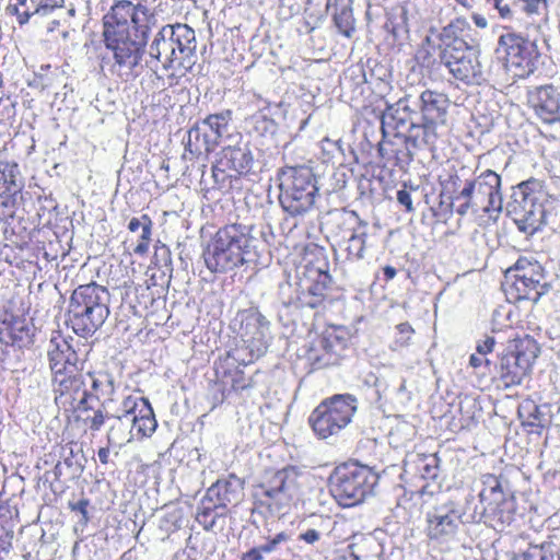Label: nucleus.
<instances>
[{
	"mask_svg": "<svg viewBox=\"0 0 560 560\" xmlns=\"http://www.w3.org/2000/svg\"><path fill=\"white\" fill-rule=\"evenodd\" d=\"M102 23L103 42L113 52L116 65L128 69L137 67L155 24L154 15L140 3L119 0L104 14Z\"/></svg>",
	"mask_w": 560,
	"mask_h": 560,
	"instance_id": "1",
	"label": "nucleus"
},
{
	"mask_svg": "<svg viewBox=\"0 0 560 560\" xmlns=\"http://www.w3.org/2000/svg\"><path fill=\"white\" fill-rule=\"evenodd\" d=\"M304 479L301 469L293 465L268 471L253 486V511L265 516L287 514L302 495Z\"/></svg>",
	"mask_w": 560,
	"mask_h": 560,
	"instance_id": "2",
	"label": "nucleus"
},
{
	"mask_svg": "<svg viewBox=\"0 0 560 560\" xmlns=\"http://www.w3.org/2000/svg\"><path fill=\"white\" fill-rule=\"evenodd\" d=\"M501 178L487 170L479 175L476 170L462 166L457 171V213L485 212L497 219L502 210V196L500 192Z\"/></svg>",
	"mask_w": 560,
	"mask_h": 560,
	"instance_id": "3",
	"label": "nucleus"
},
{
	"mask_svg": "<svg viewBox=\"0 0 560 560\" xmlns=\"http://www.w3.org/2000/svg\"><path fill=\"white\" fill-rule=\"evenodd\" d=\"M254 237L242 223H226L210 235L203 248L205 265L212 273H225L246 262Z\"/></svg>",
	"mask_w": 560,
	"mask_h": 560,
	"instance_id": "4",
	"label": "nucleus"
},
{
	"mask_svg": "<svg viewBox=\"0 0 560 560\" xmlns=\"http://www.w3.org/2000/svg\"><path fill=\"white\" fill-rule=\"evenodd\" d=\"M108 315V291L104 287L91 282L74 289L69 301L68 325L75 335L91 337Z\"/></svg>",
	"mask_w": 560,
	"mask_h": 560,
	"instance_id": "5",
	"label": "nucleus"
},
{
	"mask_svg": "<svg viewBox=\"0 0 560 560\" xmlns=\"http://www.w3.org/2000/svg\"><path fill=\"white\" fill-rule=\"evenodd\" d=\"M378 476L358 462L338 465L329 477V490L336 502L343 508L362 503L373 493Z\"/></svg>",
	"mask_w": 560,
	"mask_h": 560,
	"instance_id": "6",
	"label": "nucleus"
},
{
	"mask_svg": "<svg viewBox=\"0 0 560 560\" xmlns=\"http://www.w3.org/2000/svg\"><path fill=\"white\" fill-rule=\"evenodd\" d=\"M278 179L279 202L285 212L298 217L313 208L318 188L311 167L284 166L279 171Z\"/></svg>",
	"mask_w": 560,
	"mask_h": 560,
	"instance_id": "7",
	"label": "nucleus"
},
{
	"mask_svg": "<svg viewBox=\"0 0 560 560\" xmlns=\"http://www.w3.org/2000/svg\"><path fill=\"white\" fill-rule=\"evenodd\" d=\"M502 288L510 303L529 301L533 304L549 290L544 267L535 259L520 257L506 269Z\"/></svg>",
	"mask_w": 560,
	"mask_h": 560,
	"instance_id": "8",
	"label": "nucleus"
},
{
	"mask_svg": "<svg viewBox=\"0 0 560 560\" xmlns=\"http://www.w3.org/2000/svg\"><path fill=\"white\" fill-rule=\"evenodd\" d=\"M358 400L351 394H336L322 400L308 416V425L317 440L338 436L352 421Z\"/></svg>",
	"mask_w": 560,
	"mask_h": 560,
	"instance_id": "9",
	"label": "nucleus"
},
{
	"mask_svg": "<svg viewBox=\"0 0 560 560\" xmlns=\"http://www.w3.org/2000/svg\"><path fill=\"white\" fill-rule=\"evenodd\" d=\"M247 363L236 355V351H228L219 357L213 364L215 392L212 396L211 410L222 406L232 394H240L254 387V380L243 370Z\"/></svg>",
	"mask_w": 560,
	"mask_h": 560,
	"instance_id": "10",
	"label": "nucleus"
},
{
	"mask_svg": "<svg viewBox=\"0 0 560 560\" xmlns=\"http://www.w3.org/2000/svg\"><path fill=\"white\" fill-rule=\"evenodd\" d=\"M497 54L513 78H527L534 73L540 58L537 43L514 32L499 37Z\"/></svg>",
	"mask_w": 560,
	"mask_h": 560,
	"instance_id": "11",
	"label": "nucleus"
},
{
	"mask_svg": "<svg viewBox=\"0 0 560 560\" xmlns=\"http://www.w3.org/2000/svg\"><path fill=\"white\" fill-rule=\"evenodd\" d=\"M349 331L345 326L328 325L308 345L305 360L312 371L339 365L348 349Z\"/></svg>",
	"mask_w": 560,
	"mask_h": 560,
	"instance_id": "12",
	"label": "nucleus"
},
{
	"mask_svg": "<svg viewBox=\"0 0 560 560\" xmlns=\"http://www.w3.org/2000/svg\"><path fill=\"white\" fill-rule=\"evenodd\" d=\"M539 351L537 342L526 337L517 340L502 353L498 373L505 388L518 386L529 376Z\"/></svg>",
	"mask_w": 560,
	"mask_h": 560,
	"instance_id": "13",
	"label": "nucleus"
},
{
	"mask_svg": "<svg viewBox=\"0 0 560 560\" xmlns=\"http://www.w3.org/2000/svg\"><path fill=\"white\" fill-rule=\"evenodd\" d=\"M253 162V154L246 147H224L218 153L212 166L213 177L217 182L229 180V186L232 188L234 180L237 182L250 173Z\"/></svg>",
	"mask_w": 560,
	"mask_h": 560,
	"instance_id": "14",
	"label": "nucleus"
},
{
	"mask_svg": "<svg viewBox=\"0 0 560 560\" xmlns=\"http://www.w3.org/2000/svg\"><path fill=\"white\" fill-rule=\"evenodd\" d=\"M15 161L0 160V217L12 215L24 184Z\"/></svg>",
	"mask_w": 560,
	"mask_h": 560,
	"instance_id": "15",
	"label": "nucleus"
},
{
	"mask_svg": "<svg viewBox=\"0 0 560 560\" xmlns=\"http://www.w3.org/2000/svg\"><path fill=\"white\" fill-rule=\"evenodd\" d=\"M121 407L124 417H132V429L138 439L150 438L155 432L158 421L148 398L129 395L124 398Z\"/></svg>",
	"mask_w": 560,
	"mask_h": 560,
	"instance_id": "16",
	"label": "nucleus"
},
{
	"mask_svg": "<svg viewBox=\"0 0 560 560\" xmlns=\"http://www.w3.org/2000/svg\"><path fill=\"white\" fill-rule=\"evenodd\" d=\"M465 84H480L483 81L482 67L479 61L477 45H469L457 39V81Z\"/></svg>",
	"mask_w": 560,
	"mask_h": 560,
	"instance_id": "17",
	"label": "nucleus"
},
{
	"mask_svg": "<svg viewBox=\"0 0 560 560\" xmlns=\"http://www.w3.org/2000/svg\"><path fill=\"white\" fill-rule=\"evenodd\" d=\"M172 40L168 34V25L163 26L150 46V55L158 59L164 69L173 70L171 77H183L188 69L182 65L180 57L175 51Z\"/></svg>",
	"mask_w": 560,
	"mask_h": 560,
	"instance_id": "18",
	"label": "nucleus"
},
{
	"mask_svg": "<svg viewBox=\"0 0 560 560\" xmlns=\"http://www.w3.org/2000/svg\"><path fill=\"white\" fill-rule=\"evenodd\" d=\"M51 381L55 400L63 406L72 405L78 394L85 390L83 375L78 366H74V370L67 369L51 373Z\"/></svg>",
	"mask_w": 560,
	"mask_h": 560,
	"instance_id": "19",
	"label": "nucleus"
},
{
	"mask_svg": "<svg viewBox=\"0 0 560 560\" xmlns=\"http://www.w3.org/2000/svg\"><path fill=\"white\" fill-rule=\"evenodd\" d=\"M242 497L243 481L234 474L229 475L225 479L217 480L206 492V501L221 509L237 505Z\"/></svg>",
	"mask_w": 560,
	"mask_h": 560,
	"instance_id": "20",
	"label": "nucleus"
},
{
	"mask_svg": "<svg viewBox=\"0 0 560 560\" xmlns=\"http://www.w3.org/2000/svg\"><path fill=\"white\" fill-rule=\"evenodd\" d=\"M47 357L51 373L67 369L74 370L79 362L75 350L60 331L52 332L47 349Z\"/></svg>",
	"mask_w": 560,
	"mask_h": 560,
	"instance_id": "21",
	"label": "nucleus"
},
{
	"mask_svg": "<svg viewBox=\"0 0 560 560\" xmlns=\"http://www.w3.org/2000/svg\"><path fill=\"white\" fill-rule=\"evenodd\" d=\"M27 0H10L5 10L9 15L16 18L20 26L27 24L32 16H47L56 9L65 5V0H31L33 9L26 7Z\"/></svg>",
	"mask_w": 560,
	"mask_h": 560,
	"instance_id": "22",
	"label": "nucleus"
},
{
	"mask_svg": "<svg viewBox=\"0 0 560 560\" xmlns=\"http://www.w3.org/2000/svg\"><path fill=\"white\" fill-rule=\"evenodd\" d=\"M324 226L330 237L340 240L358 228L366 229L368 223L362 221L355 211L336 209L327 213Z\"/></svg>",
	"mask_w": 560,
	"mask_h": 560,
	"instance_id": "23",
	"label": "nucleus"
},
{
	"mask_svg": "<svg viewBox=\"0 0 560 560\" xmlns=\"http://www.w3.org/2000/svg\"><path fill=\"white\" fill-rule=\"evenodd\" d=\"M170 38L173 39L174 49L180 57V62L188 71L192 68L196 54L195 31L187 24L168 25Z\"/></svg>",
	"mask_w": 560,
	"mask_h": 560,
	"instance_id": "24",
	"label": "nucleus"
},
{
	"mask_svg": "<svg viewBox=\"0 0 560 560\" xmlns=\"http://www.w3.org/2000/svg\"><path fill=\"white\" fill-rule=\"evenodd\" d=\"M544 197L542 185L537 179H528L522 182L513 188L510 201L506 203V213L512 214L513 209H528L536 205H541L540 200Z\"/></svg>",
	"mask_w": 560,
	"mask_h": 560,
	"instance_id": "25",
	"label": "nucleus"
},
{
	"mask_svg": "<svg viewBox=\"0 0 560 560\" xmlns=\"http://www.w3.org/2000/svg\"><path fill=\"white\" fill-rule=\"evenodd\" d=\"M93 402L92 394L83 390V396L75 408V420L82 423L85 431L97 432L108 419V413L103 405L95 407Z\"/></svg>",
	"mask_w": 560,
	"mask_h": 560,
	"instance_id": "26",
	"label": "nucleus"
},
{
	"mask_svg": "<svg viewBox=\"0 0 560 560\" xmlns=\"http://www.w3.org/2000/svg\"><path fill=\"white\" fill-rule=\"evenodd\" d=\"M422 120L438 127L446 121L448 100L442 94L425 90L420 95Z\"/></svg>",
	"mask_w": 560,
	"mask_h": 560,
	"instance_id": "27",
	"label": "nucleus"
},
{
	"mask_svg": "<svg viewBox=\"0 0 560 560\" xmlns=\"http://www.w3.org/2000/svg\"><path fill=\"white\" fill-rule=\"evenodd\" d=\"M330 282L331 277L327 271L317 270L316 277L299 295L301 306L310 308L323 306L328 299Z\"/></svg>",
	"mask_w": 560,
	"mask_h": 560,
	"instance_id": "28",
	"label": "nucleus"
},
{
	"mask_svg": "<svg viewBox=\"0 0 560 560\" xmlns=\"http://www.w3.org/2000/svg\"><path fill=\"white\" fill-rule=\"evenodd\" d=\"M378 152L383 160L393 165L407 164L412 159L408 148V138L404 135H395L392 139L381 141Z\"/></svg>",
	"mask_w": 560,
	"mask_h": 560,
	"instance_id": "29",
	"label": "nucleus"
},
{
	"mask_svg": "<svg viewBox=\"0 0 560 560\" xmlns=\"http://www.w3.org/2000/svg\"><path fill=\"white\" fill-rule=\"evenodd\" d=\"M516 209L517 210L513 209L512 214L509 215L521 232L527 235H533L540 229L546 214L542 205H536L533 208L523 210L520 208Z\"/></svg>",
	"mask_w": 560,
	"mask_h": 560,
	"instance_id": "30",
	"label": "nucleus"
},
{
	"mask_svg": "<svg viewBox=\"0 0 560 560\" xmlns=\"http://www.w3.org/2000/svg\"><path fill=\"white\" fill-rule=\"evenodd\" d=\"M560 106V92L553 85H544L537 90L536 114L546 122L551 124L555 113Z\"/></svg>",
	"mask_w": 560,
	"mask_h": 560,
	"instance_id": "31",
	"label": "nucleus"
},
{
	"mask_svg": "<svg viewBox=\"0 0 560 560\" xmlns=\"http://www.w3.org/2000/svg\"><path fill=\"white\" fill-rule=\"evenodd\" d=\"M332 21L338 32L350 38L355 32V21L351 7V0H332Z\"/></svg>",
	"mask_w": 560,
	"mask_h": 560,
	"instance_id": "32",
	"label": "nucleus"
},
{
	"mask_svg": "<svg viewBox=\"0 0 560 560\" xmlns=\"http://www.w3.org/2000/svg\"><path fill=\"white\" fill-rule=\"evenodd\" d=\"M28 336L25 320L12 314H5L0 320V342L13 346Z\"/></svg>",
	"mask_w": 560,
	"mask_h": 560,
	"instance_id": "33",
	"label": "nucleus"
},
{
	"mask_svg": "<svg viewBox=\"0 0 560 560\" xmlns=\"http://www.w3.org/2000/svg\"><path fill=\"white\" fill-rule=\"evenodd\" d=\"M453 510H450L445 513H442L440 510L435 509L433 513H429L427 521V532L428 536L431 539H442L446 535H450L454 530L453 523Z\"/></svg>",
	"mask_w": 560,
	"mask_h": 560,
	"instance_id": "34",
	"label": "nucleus"
},
{
	"mask_svg": "<svg viewBox=\"0 0 560 560\" xmlns=\"http://www.w3.org/2000/svg\"><path fill=\"white\" fill-rule=\"evenodd\" d=\"M240 334L243 342L250 348V359L248 362H252L254 358V349L257 351V354L255 355L257 358L259 357L261 348L265 347V335L258 319L254 316L246 317L245 327H241Z\"/></svg>",
	"mask_w": 560,
	"mask_h": 560,
	"instance_id": "35",
	"label": "nucleus"
},
{
	"mask_svg": "<svg viewBox=\"0 0 560 560\" xmlns=\"http://www.w3.org/2000/svg\"><path fill=\"white\" fill-rule=\"evenodd\" d=\"M139 228H141L142 232L133 252L137 255L144 256L148 254L150 248L153 228V221L149 214L144 213L140 218L135 217L129 221L128 230L130 232H137Z\"/></svg>",
	"mask_w": 560,
	"mask_h": 560,
	"instance_id": "36",
	"label": "nucleus"
},
{
	"mask_svg": "<svg viewBox=\"0 0 560 560\" xmlns=\"http://www.w3.org/2000/svg\"><path fill=\"white\" fill-rule=\"evenodd\" d=\"M486 487L479 492L481 503H486L483 510L494 511L504 502V493L499 479L495 476H488Z\"/></svg>",
	"mask_w": 560,
	"mask_h": 560,
	"instance_id": "37",
	"label": "nucleus"
},
{
	"mask_svg": "<svg viewBox=\"0 0 560 560\" xmlns=\"http://www.w3.org/2000/svg\"><path fill=\"white\" fill-rule=\"evenodd\" d=\"M442 189L440 191V200L435 207V215L444 221L453 215L455 205V183L446 180L441 183Z\"/></svg>",
	"mask_w": 560,
	"mask_h": 560,
	"instance_id": "38",
	"label": "nucleus"
},
{
	"mask_svg": "<svg viewBox=\"0 0 560 560\" xmlns=\"http://www.w3.org/2000/svg\"><path fill=\"white\" fill-rule=\"evenodd\" d=\"M436 127L422 120V124H411L408 138V143L411 142L413 147L419 144H433L436 139Z\"/></svg>",
	"mask_w": 560,
	"mask_h": 560,
	"instance_id": "39",
	"label": "nucleus"
},
{
	"mask_svg": "<svg viewBox=\"0 0 560 560\" xmlns=\"http://www.w3.org/2000/svg\"><path fill=\"white\" fill-rule=\"evenodd\" d=\"M366 229L363 228H358L350 234L346 246L347 259L359 260L364 257L366 249Z\"/></svg>",
	"mask_w": 560,
	"mask_h": 560,
	"instance_id": "40",
	"label": "nucleus"
},
{
	"mask_svg": "<svg viewBox=\"0 0 560 560\" xmlns=\"http://www.w3.org/2000/svg\"><path fill=\"white\" fill-rule=\"evenodd\" d=\"M231 119L232 110L225 109L221 113L208 115L203 119V124L213 131L215 138H221L223 133L228 131Z\"/></svg>",
	"mask_w": 560,
	"mask_h": 560,
	"instance_id": "41",
	"label": "nucleus"
},
{
	"mask_svg": "<svg viewBox=\"0 0 560 560\" xmlns=\"http://www.w3.org/2000/svg\"><path fill=\"white\" fill-rule=\"evenodd\" d=\"M330 3V0H304V14L313 23H317L326 16Z\"/></svg>",
	"mask_w": 560,
	"mask_h": 560,
	"instance_id": "42",
	"label": "nucleus"
},
{
	"mask_svg": "<svg viewBox=\"0 0 560 560\" xmlns=\"http://www.w3.org/2000/svg\"><path fill=\"white\" fill-rule=\"evenodd\" d=\"M218 508L213 503L206 501V497L202 500L201 506L198 509L196 514V521L202 526L205 530H211L215 525L214 511Z\"/></svg>",
	"mask_w": 560,
	"mask_h": 560,
	"instance_id": "43",
	"label": "nucleus"
},
{
	"mask_svg": "<svg viewBox=\"0 0 560 560\" xmlns=\"http://www.w3.org/2000/svg\"><path fill=\"white\" fill-rule=\"evenodd\" d=\"M117 431H121L124 433L122 424L119 423L118 425H112L107 432V444L106 447H101L97 451V456L100 462L103 465H107L109 463V446L120 444L121 440L125 438L118 436Z\"/></svg>",
	"mask_w": 560,
	"mask_h": 560,
	"instance_id": "44",
	"label": "nucleus"
},
{
	"mask_svg": "<svg viewBox=\"0 0 560 560\" xmlns=\"http://www.w3.org/2000/svg\"><path fill=\"white\" fill-rule=\"evenodd\" d=\"M398 337L395 339V346L397 348H404L410 345L411 338L415 334V329L408 322L400 323L396 326Z\"/></svg>",
	"mask_w": 560,
	"mask_h": 560,
	"instance_id": "45",
	"label": "nucleus"
},
{
	"mask_svg": "<svg viewBox=\"0 0 560 560\" xmlns=\"http://www.w3.org/2000/svg\"><path fill=\"white\" fill-rule=\"evenodd\" d=\"M280 12L285 18H291L304 12V0H280Z\"/></svg>",
	"mask_w": 560,
	"mask_h": 560,
	"instance_id": "46",
	"label": "nucleus"
},
{
	"mask_svg": "<svg viewBox=\"0 0 560 560\" xmlns=\"http://www.w3.org/2000/svg\"><path fill=\"white\" fill-rule=\"evenodd\" d=\"M436 465L434 458H429L427 456H422L418 460V470L420 471L423 478H435L436 476Z\"/></svg>",
	"mask_w": 560,
	"mask_h": 560,
	"instance_id": "47",
	"label": "nucleus"
},
{
	"mask_svg": "<svg viewBox=\"0 0 560 560\" xmlns=\"http://www.w3.org/2000/svg\"><path fill=\"white\" fill-rule=\"evenodd\" d=\"M289 540V535L285 532H280L275 535L272 538H268L267 541L258 546L264 553H270L275 551L279 544L285 542Z\"/></svg>",
	"mask_w": 560,
	"mask_h": 560,
	"instance_id": "48",
	"label": "nucleus"
},
{
	"mask_svg": "<svg viewBox=\"0 0 560 560\" xmlns=\"http://www.w3.org/2000/svg\"><path fill=\"white\" fill-rule=\"evenodd\" d=\"M442 42L444 43V46L443 45H440V49H441V59L442 61L445 63V66L447 68H450V72L451 73H455V70L452 68V65H453V59H454V55H453V51L455 50L454 47L451 46L450 43H445L444 42V38H442Z\"/></svg>",
	"mask_w": 560,
	"mask_h": 560,
	"instance_id": "49",
	"label": "nucleus"
},
{
	"mask_svg": "<svg viewBox=\"0 0 560 560\" xmlns=\"http://www.w3.org/2000/svg\"><path fill=\"white\" fill-rule=\"evenodd\" d=\"M89 504H90V502L88 499H81L78 502L69 503V508L71 511L78 512L81 514L82 524H84V525L88 524V522H89V511H88Z\"/></svg>",
	"mask_w": 560,
	"mask_h": 560,
	"instance_id": "50",
	"label": "nucleus"
},
{
	"mask_svg": "<svg viewBox=\"0 0 560 560\" xmlns=\"http://www.w3.org/2000/svg\"><path fill=\"white\" fill-rule=\"evenodd\" d=\"M397 201L405 208V211L410 213L415 210L410 191L405 188L397 191Z\"/></svg>",
	"mask_w": 560,
	"mask_h": 560,
	"instance_id": "51",
	"label": "nucleus"
},
{
	"mask_svg": "<svg viewBox=\"0 0 560 560\" xmlns=\"http://www.w3.org/2000/svg\"><path fill=\"white\" fill-rule=\"evenodd\" d=\"M491 3L499 12L502 19H511L513 13L509 3L505 0H487Z\"/></svg>",
	"mask_w": 560,
	"mask_h": 560,
	"instance_id": "52",
	"label": "nucleus"
},
{
	"mask_svg": "<svg viewBox=\"0 0 560 560\" xmlns=\"http://www.w3.org/2000/svg\"><path fill=\"white\" fill-rule=\"evenodd\" d=\"M299 539L308 545H313L320 539V533L315 528H308L299 535Z\"/></svg>",
	"mask_w": 560,
	"mask_h": 560,
	"instance_id": "53",
	"label": "nucleus"
},
{
	"mask_svg": "<svg viewBox=\"0 0 560 560\" xmlns=\"http://www.w3.org/2000/svg\"><path fill=\"white\" fill-rule=\"evenodd\" d=\"M494 343L495 341L493 337H487L482 342L477 345V352L485 357L493 350Z\"/></svg>",
	"mask_w": 560,
	"mask_h": 560,
	"instance_id": "54",
	"label": "nucleus"
},
{
	"mask_svg": "<svg viewBox=\"0 0 560 560\" xmlns=\"http://www.w3.org/2000/svg\"><path fill=\"white\" fill-rule=\"evenodd\" d=\"M264 552L259 547H253L248 551L242 553L241 560H262Z\"/></svg>",
	"mask_w": 560,
	"mask_h": 560,
	"instance_id": "55",
	"label": "nucleus"
},
{
	"mask_svg": "<svg viewBox=\"0 0 560 560\" xmlns=\"http://www.w3.org/2000/svg\"><path fill=\"white\" fill-rule=\"evenodd\" d=\"M89 375L92 378V392L90 394H92V397L95 396V400L98 404V395H100V393H103V389H102L103 382H102V380L96 377L94 374L90 373Z\"/></svg>",
	"mask_w": 560,
	"mask_h": 560,
	"instance_id": "56",
	"label": "nucleus"
},
{
	"mask_svg": "<svg viewBox=\"0 0 560 560\" xmlns=\"http://www.w3.org/2000/svg\"><path fill=\"white\" fill-rule=\"evenodd\" d=\"M527 424L530 427H542L540 423V412L537 406H534V411L529 413V420Z\"/></svg>",
	"mask_w": 560,
	"mask_h": 560,
	"instance_id": "57",
	"label": "nucleus"
},
{
	"mask_svg": "<svg viewBox=\"0 0 560 560\" xmlns=\"http://www.w3.org/2000/svg\"><path fill=\"white\" fill-rule=\"evenodd\" d=\"M382 270H383V276H384L383 279H384L385 282H389L397 275L396 268L393 267V266H389V265L383 267Z\"/></svg>",
	"mask_w": 560,
	"mask_h": 560,
	"instance_id": "58",
	"label": "nucleus"
},
{
	"mask_svg": "<svg viewBox=\"0 0 560 560\" xmlns=\"http://www.w3.org/2000/svg\"><path fill=\"white\" fill-rule=\"evenodd\" d=\"M486 363V364H489V360L488 359H483V355H480L479 353L477 354H471L469 357V364L472 366V368H479L482 363Z\"/></svg>",
	"mask_w": 560,
	"mask_h": 560,
	"instance_id": "59",
	"label": "nucleus"
},
{
	"mask_svg": "<svg viewBox=\"0 0 560 560\" xmlns=\"http://www.w3.org/2000/svg\"><path fill=\"white\" fill-rule=\"evenodd\" d=\"M475 24L480 27V28H485L487 27L488 23H487V20L485 16L480 15V14H477V13H474L471 15Z\"/></svg>",
	"mask_w": 560,
	"mask_h": 560,
	"instance_id": "60",
	"label": "nucleus"
},
{
	"mask_svg": "<svg viewBox=\"0 0 560 560\" xmlns=\"http://www.w3.org/2000/svg\"><path fill=\"white\" fill-rule=\"evenodd\" d=\"M456 23H457V30H463L462 25L465 24V21H462L459 18H457Z\"/></svg>",
	"mask_w": 560,
	"mask_h": 560,
	"instance_id": "61",
	"label": "nucleus"
},
{
	"mask_svg": "<svg viewBox=\"0 0 560 560\" xmlns=\"http://www.w3.org/2000/svg\"><path fill=\"white\" fill-rule=\"evenodd\" d=\"M457 3H460L463 7L465 8H468L469 7V2L468 0H457Z\"/></svg>",
	"mask_w": 560,
	"mask_h": 560,
	"instance_id": "62",
	"label": "nucleus"
},
{
	"mask_svg": "<svg viewBox=\"0 0 560 560\" xmlns=\"http://www.w3.org/2000/svg\"><path fill=\"white\" fill-rule=\"evenodd\" d=\"M3 86H4L3 75L0 72V89H2Z\"/></svg>",
	"mask_w": 560,
	"mask_h": 560,
	"instance_id": "63",
	"label": "nucleus"
},
{
	"mask_svg": "<svg viewBox=\"0 0 560 560\" xmlns=\"http://www.w3.org/2000/svg\"><path fill=\"white\" fill-rule=\"evenodd\" d=\"M451 26H452V25H450L448 27H445V28H444V33L442 34V36H446V37H448V35H446V33L448 32V30H450V27H451Z\"/></svg>",
	"mask_w": 560,
	"mask_h": 560,
	"instance_id": "64",
	"label": "nucleus"
}]
</instances>
